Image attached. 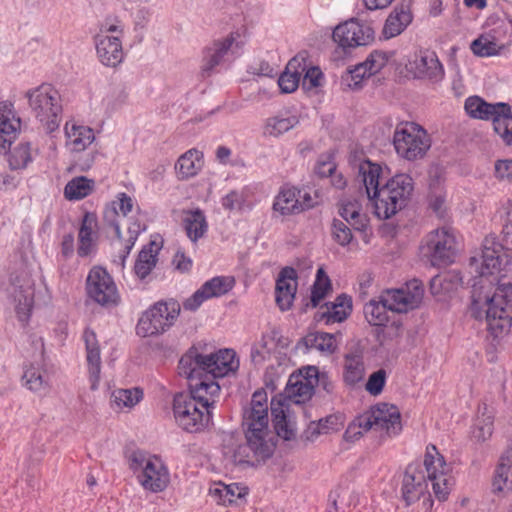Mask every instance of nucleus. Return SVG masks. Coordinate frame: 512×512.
<instances>
[{
	"instance_id": "obj_36",
	"label": "nucleus",
	"mask_w": 512,
	"mask_h": 512,
	"mask_svg": "<svg viewBox=\"0 0 512 512\" xmlns=\"http://www.w3.org/2000/svg\"><path fill=\"white\" fill-rule=\"evenodd\" d=\"M144 398V392L139 387L117 388L110 396L111 408L116 412H129Z\"/></svg>"
},
{
	"instance_id": "obj_32",
	"label": "nucleus",
	"mask_w": 512,
	"mask_h": 512,
	"mask_svg": "<svg viewBox=\"0 0 512 512\" xmlns=\"http://www.w3.org/2000/svg\"><path fill=\"white\" fill-rule=\"evenodd\" d=\"M23 386L39 395H46L51 388V378L41 363H30L24 366Z\"/></svg>"
},
{
	"instance_id": "obj_61",
	"label": "nucleus",
	"mask_w": 512,
	"mask_h": 512,
	"mask_svg": "<svg viewBox=\"0 0 512 512\" xmlns=\"http://www.w3.org/2000/svg\"><path fill=\"white\" fill-rule=\"evenodd\" d=\"M134 201L126 193H118L111 203V208L116 215L126 216L132 211Z\"/></svg>"
},
{
	"instance_id": "obj_10",
	"label": "nucleus",
	"mask_w": 512,
	"mask_h": 512,
	"mask_svg": "<svg viewBox=\"0 0 512 512\" xmlns=\"http://www.w3.org/2000/svg\"><path fill=\"white\" fill-rule=\"evenodd\" d=\"M246 42L245 34H228L215 40L204 50L203 74L209 76L212 73L226 69L243 53Z\"/></svg>"
},
{
	"instance_id": "obj_29",
	"label": "nucleus",
	"mask_w": 512,
	"mask_h": 512,
	"mask_svg": "<svg viewBox=\"0 0 512 512\" xmlns=\"http://www.w3.org/2000/svg\"><path fill=\"white\" fill-rule=\"evenodd\" d=\"M20 129V119L16 117L12 103L0 102V151L12 145Z\"/></svg>"
},
{
	"instance_id": "obj_15",
	"label": "nucleus",
	"mask_w": 512,
	"mask_h": 512,
	"mask_svg": "<svg viewBox=\"0 0 512 512\" xmlns=\"http://www.w3.org/2000/svg\"><path fill=\"white\" fill-rule=\"evenodd\" d=\"M405 69L415 79L438 83L445 77V70L437 54L428 48H417L407 56Z\"/></svg>"
},
{
	"instance_id": "obj_19",
	"label": "nucleus",
	"mask_w": 512,
	"mask_h": 512,
	"mask_svg": "<svg viewBox=\"0 0 512 512\" xmlns=\"http://www.w3.org/2000/svg\"><path fill=\"white\" fill-rule=\"evenodd\" d=\"M9 294L14 302L17 318L27 322L34 305V281L28 272H21L11 280Z\"/></svg>"
},
{
	"instance_id": "obj_7",
	"label": "nucleus",
	"mask_w": 512,
	"mask_h": 512,
	"mask_svg": "<svg viewBox=\"0 0 512 512\" xmlns=\"http://www.w3.org/2000/svg\"><path fill=\"white\" fill-rule=\"evenodd\" d=\"M128 463L144 490L158 493L167 488L170 473L160 457L136 450L129 455Z\"/></svg>"
},
{
	"instance_id": "obj_53",
	"label": "nucleus",
	"mask_w": 512,
	"mask_h": 512,
	"mask_svg": "<svg viewBox=\"0 0 512 512\" xmlns=\"http://www.w3.org/2000/svg\"><path fill=\"white\" fill-rule=\"evenodd\" d=\"M301 77L302 87L307 91L322 87L325 83V77L321 69L318 66L309 65L308 58L306 59V68Z\"/></svg>"
},
{
	"instance_id": "obj_27",
	"label": "nucleus",
	"mask_w": 512,
	"mask_h": 512,
	"mask_svg": "<svg viewBox=\"0 0 512 512\" xmlns=\"http://www.w3.org/2000/svg\"><path fill=\"white\" fill-rule=\"evenodd\" d=\"M97 55L106 66L115 67L123 60L122 42L117 36L97 34L95 39Z\"/></svg>"
},
{
	"instance_id": "obj_4",
	"label": "nucleus",
	"mask_w": 512,
	"mask_h": 512,
	"mask_svg": "<svg viewBox=\"0 0 512 512\" xmlns=\"http://www.w3.org/2000/svg\"><path fill=\"white\" fill-rule=\"evenodd\" d=\"M424 295L422 283L413 279L398 289L382 293L364 306V315L370 325L384 326L389 321V311L403 313L420 305Z\"/></svg>"
},
{
	"instance_id": "obj_23",
	"label": "nucleus",
	"mask_w": 512,
	"mask_h": 512,
	"mask_svg": "<svg viewBox=\"0 0 512 512\" xmlns=\"http://www.w3.org/2000/svg\"><path fill=\"white\" fill-rule=\"evenodd\" d=\"M355 169L357 170V180L363 184L368 199L372 201L382 186L381 182L384 179L383 167L368 159H362L355 163Z\"/></svg>"
},
{
	"instance_id": "obj_49",
	"label": "nucleus",
	"mask_w": 512,
	"mask_h": 512,
	"mask_svg": "<svg viewBox=\"0 0 512 512\" xmlns=\"http://www.w3.org/2000/svg\"><path fill=\"white\" fill-rule=\"evenodd\" d=\"M503 45L498 43L493 34H480V36L471 43V50L480 57H490L497 55Z\"/></svg>"
},
{
	"instance_id": "obj_39",
	"label": "nucleus",
	"mask_w": 512,
	"mask_h": 512,
	"mask_svg": "<svg viewBox=\"0 0 512 512\" xmlns=\"http://www.w3.org/2000/svg\"><path fill=\"white\" fill-rule=\"evenodd\" d=\"M209 492L211 497L221 505L232 504L247 494L246 489L237 483L224 484L222 482L214 483Z\"/></svg>"
},
{
	"instance_id": "obj_64",
	"label": "nucleus",
	"mask_w": 512,
	"mask_h": 512,
	"mask_svg": "<svg viewBox=\"0 0 512 512\" xmlns=\"http://www.w3.org/2000/svg\"><path fill=\"white\" fill-rule=\"evenodd\" d=\"M371 30V27L362 24L358 18H350L336 25L333 32H369Z\"/></svg>"
},
{
	"instance_id": "obj_59",
	"label": "nucleus",
	"mask_w": 512,
	"mask_h": 512,
	"mask_svg": "<svg viewBox=\"0 0 512 512\" xmlns=\"http://www.w3.org/2000/svg\"><path fill=\"white\" fill-rule=\"evenodd\" d=\"M386 381V370L378 369L369 375L365 383V390L372 396H378L382 393Z\"/></svg>"
},
{
	"instance_id": "obj_46",
	"label": "nucleus",
	"mask_w": 512,
	"mask_h": 512,
	"mask_svg": "<svg viewBox=\"0 0 512 512\" xmlns=\"http://www.w3.org/2000/svg\"><path fill=\"white\" fill-rule=\"evenodd\" d=\"M249 189L233 190L221 199L222 207L228 211H248L254 206Z\"/></svg>"
},
{
	"instance_id": "obj_9",
	"label": "nucleus",
	"mask_w": 512,
	"mask_h": 512,
	"mask_svg": "<svg viewBox=\"0 0 512 512\" xmlns=\"http://www.w3.org/2000/svg\"><path fill=\"white\" fill-rule=\"evenodd\" d=\"M28 104L34 117L45 130L53 132L61 121V97L59 92L50 84H42L29 89L26 94Z\"/></svg>"
},
{
	"instance_id": "obj_28",
	"label": "nucleus",
	"mask_w": 512,
	"mask_h": 512,
	"mask_svg": "<svg viewBox=\"0 0 512 512\" xmlns=\"http://www.w3.org/2000/svg\"><path fill=\"white\" fill-rule=\"evenodd\" d=\"M271 415L276 434L284 440H291L296 436V426L293 421L288 404L282 399H272Z\"/></svg>"
},
{
	"instance_id": "obj_12",
	"label": "nucleus",
	"mask_w": 512,
	"mask_h": 512,
	"mask_svg": "<svg viewBox=\"0 0 512 512\" xmlns=\"http://www.w3.org/2000/svg\"><path fill=\"white\" fill-rule=\"evenodd\" d=\"M180 310L181 305L173 299L155 303L139 319L137 334L147 337L165 332L174 325Z\"/></svg>"
},
{
	"instance_id": "obj_33",
	"label": "nucleus",
	"mask_w": 512,
	"mask_h": 512,
	"mask_svg": "<svg viewBox=\"0 0 512 512\" xmlns=\"http://www.w3.org/2000/svg\"><path fill=\"white\" fill-rule=\"evenodd\" d=\"M331 36L336 45L332 54L335 61L343 60L357 47L367 46L374 40L373 34H331Z\"/></svg>"
},
{
	"instance_id": "obj_56",
	"label": "nucleus",
	"mask_w": 512,
	"mask_h": 512,
	"mask_svg": "<svg viewBox=\"0 0 512 512\" xmlns=\"http://www.w3.org/2000/svg\"><path fill=\"white\" fill-rule=\"evenodd\" d=\"M369 77L368 73L365 72V67L357 64L342 76V84L351 90H356L361 88L364 79Z\"/></svg>"
},
{
	"instance_id": "obj_6",
	"label": "nucleus",
	"mask_w": 512,
	"mask_h": 512,
	"mask_svg": "<svg viewBox=\"0 0 512 512\" xmlns=\"http://www.w3.org/2000/svg\"><path fill=\"white\" fill-rule=\"evenodd\" d=\"M413 191V179L407 174H397L380 187L372 199L374 214L379 219H389L403 209Z\"/></svg>"
},
{
	"instance_id": "obj_52",
	"label": "nucleus",
	"mask_w": 512,
	"mask_h": 512,
	"mask_svg": "<svg viewBox=\"0 0 512 512\" xmlns=\"http://www.w3.org/2000/svg\"><path fill=\"white\" fill-rule=\"evenodd\" d=\"M331 289L329 277L325 274L322 268H319L316 273V279L312 286L311 291V304L312 307H317L324 299L326 294Z\"/></svg>"
},
{
	"instance_id": "obj_57",
	"label": "nucleus",
	"mask_w": 512,
	"mask_h": 512,
	"mask_svg": "<svg viewBox=\"0 0 512 512\" xmlns=\"http://www.w3.org/2000/svg\"><path fill=\"white\" fill-rule=\"evenodd\" d=\"M485 27L489 29L490 32L512 31V19L503 11L495 12L488 16L485 21Z\"/></svg>"
},
{
	"instance_id": "obj_20",
	"label": "nucleus",
	"mask_w": 512,
	"mask_h": 512,
	"mask_svg": "<svg viewBox=\"0 0 512 512\" xmlns=\"http://www.w3.org/2000/svg\"><path fill=\"white\" fill-rule=\"evenodd\" d=\"M189 381V394L202 408L209 410L219 397L220 385L209 373L194 371L193 374H180Z\"/></svg>"
},
{
	"instance_id": "obj_13",
	"label": "nucleus",
	"mask_w": 512,
	"mask_h": 512,
	"mask_svg": "<svg viewBox=\"0 0 512 512\" xmlns=\"http://www.w3.org/2000/svg\"><path fill=\"white\" fill-rule=\"evenodd\" d=\"M421 253L433 265L452 263L457 253L455 231L446 226L431 231L421 246Z\"/></svg>"
},
{
	"instance_id": "obj_1",
	"label": "nucleus",
	"mask_w": 512,
	"mask_h": 512,
	"mask_svg": "<svg viewBox=\"0 0 512 512\" xmlns=\"http://www.w3.org/2000/svg\"><path fill=\"white\" fill-rule=\"evenodd\" d=\"M470 268L479 276L472 288L471 314L485 319L489 331L502 337L512 326V282L506 281L511 270L508 255L494 238H486L480 255L471 257Z\"/></svg>"
},
{
	"instance_id": "obj_30",
	"label": "nucleus",
	"mask_w": 512,
	"mask_h": 512,
	"mask_svg": "<svg viewBox=\"0 0 512 512\" xmlns=\"http://www.w3.org/2000/svg\"><path fill=\"white\" fill-rule=\"evenodd\" d=\"M307 58L308 52L301 51L287 63L285 71L278 78V86L282 92L292 93L298 88Z\"/></svg>"
},
{
	"instance_id": "obj_60",
	"label": "nucleus",
	"mask_w": 512,
	"mask_h": 512,
	"mask_svg": "<svg viewBox=\"0 0 512 512\" xmlns=\"http://www.w3.org/2000/svg\"><path fill=\"white\" fill-rule=\"evenodd\" d=\"M332 235L334 240L341 246L351 243L353 236L348 225L341 220H334L332 224Z\"/></svg>"
},
{
	"instance_id": "obj_43",
	"label": "nucleus",
	"mask_w": 512,
	"mask_h": 512,
	"mask_svg": "<svg viewBox=\"0 0 512 512\" xmlns=\"http://www.w3.org/2000/svg\"><path fill=\"white\" fill-rule=\"evenodd\" d=\"M297 116L288 113H280L266 120L264 125V134L273 137L288 132L298 124Z\"/></svg>"
},
{
	"instance_id": "obj_26",
	"label": "nucleus",
	"mask_w": 512,
	"mask_h": 512,
	"mask_svg": "<svg viewBox=\"0 0 512 512\" xmlns=\"http://www.w3.org/2000/svg\"><path fill=\"white\" fill-rule=\"evenodd\" d=\"M297 275L293 268H283L277 278L275 288L276 303L282 311L290 309L297 289Z\"/></svg>"
},
{
	"instance_id": "obj_63",
	"label": "nucleus",
	"mask_w": 512,
	"mask_h": 512,
	"mask_svg": "<svg viewBox=\"0 0 512 512\" xmlns=\"http://www.w3.org/2000/svg\"><path fill=\"white\" fill-rule=\"evenodd\" d=\"M319 424H322L321 430L324 434H330L339 431L344 425V418L341 414L329 415L320 419Z\"/></svg>"
},
{
	"instance_id": "obj_35",
	"label": "nucleus",
	"mask_w": 512,
	"mask_h": 512,
	"mask_svg": "<svg viewBox=\"0 0 512 512\" xmlns=\"http://www.w3.org/2000/svg\"><path fill=\"white\" fill-rule=\"evenodd\" d=\"M65 135L66 146L74 152L84 151L95 139L94 132L90 127L75 122L66 123Z\"/></svg>"
},
{
	"instance_id": "obj_37",
	"label": "nucleus",
	"mask_w": 512,
	"mask_h": 512,
	"mask_svg": "<svg viewBox=\"0 0 512 512\" xmlns=\"http://www.w3.org/2000/svg\"><path fill=\"white\" fill-rule=\"evenodd\" d=\"M339 215L356 231L365 233L369 226V218L357 200L342 202Z\"/></svg>"
},
{
	"instance_id": "obj_5",
	"label": "nucleus",
	"mask_w": 512,
	"mask_h": 512,
	"mask_svg": "<svg viewBox=\"0 0 512 512\" xmlns=\"http://www.w3.org/2000/svg\"><path fill=\"white\" fill-rule=\"evenodd\" d=\"M239 367V360L232 349H220L215 353L201 354L196 348L187 351L179 361V374H193L194 371L209 373L215 380L227 376Z\"/></svg>"
},
{
	"instance_id": "obj_24",
	"label": "nucleus",
	"mask_w": 512,
	"mask_h": 512,
	"mask_svg": "<svg viewBox=\"0 0 512 512\" xmlns=\"http://www.w3.org/2000/svg\"><path fill=\"white\" fill-rule=\"evenodd\" d=\"M86 348V361L89 373L90 388L96 390L99 387L101 374V352L96 334L90 328L83 333Z\"/></svg>"
},
{
	"instance_id": "obj_8",
	"label": "nucleus",
	"mask_w": 512,
	"mask_h": 512,
	"mask_svg": "<svg viewBox=\"0 0 512 512\" xmlns=\"http://www.w3.org/2000/svg\"><path fill=\"white\" fill-rule=\"evenodd\" d=\"M464 109L470 118L491 120L495 132L506 144L512 145V112L507 104L488 103L483 98L474 95L466 98Z\"/></svg>"
},
{
	"instance_id": "obj_62",
	"label": "nucleus",
	"mask_w": 512,
	"mask_h": 512,
	"mask_svg": "<svg viewBox=\"0 0 512 512\" xmlns=\"http://www.w3.org/2000/svg\"><path fill=\"white\" fill-rule=\"evenodd\" d=\"M460 280L458 275L435 276L430 281V289L433 295H440L451 289L452 279Z\"/></svg>"
},
{
	"instance_id": "obj_41",
	"label": "nucleus",
	"mask_w": 512,
	"mask_h": 512,
	"mask_svg": "<svg viewBox=\"0 0 512 512\" xmlns=\"http://www.w3.org/2000/svg\"><path fill=\"white\" fill-rule=\"evenodd\" d=\"M352 311L351 298L346 295H340L335 302L326 306V311L322 312L321 319L326 324L340 323L344 321Z\"/></svg>"
},
{
	"instance_id": "obj_38",
	"label": "nucleus",
	"mask_w": 512,
	"mask_h": 512,
	"mask_svg": "<svg viewBox=\"0 0 512 512\" xmlns=\"http://www.w3.org/2000/svg\"><path fill=\"white\" fill-rule=\"evenodd\" d=\"M494 493H506L512 490V448L500 458L492 483Z\"/></svg>"
},
{
	"instance_id": "obj_55",
	"label": "nucleus",
	"mask_w": 512,
	"mask_h": 512,
	"mask_svg": "<svg viewBox=\"0 0 512 512\" xmlns=\"http://www.w3.org/2000/svg\"><path fill=\"white\" fill-rule=\"evenodd\" d=\"M429 206L439 217L444 216L446 211V192L440 182L430 186Z\"/></svg>"
},
{
	"instance_id": "obj_25",
	"label": "nucleus",
	"mask_w": 512,
	"mask_h": 512,
	"mask_svg": "<svg viewBox=\"0 0 512 512\" xmlns=\"http://www.w3.org/2000/svg\"><path fill=\"white\" fill-rule=\"evenodd\" d=\"M495 413L496 409L492 402L485 400L479 404L471 427L472 439L477 442H484L492 436Z\"/></svg>"
},
{
	"instance_id": "obj_51",
	"label": "nucleus",
	"mask_w": 512,
	"mask_h": 512,
	"mask_svg": "<svg viewBox=\"0 0 512 512\" xmlns=\"http://www.w3.org/2000/svg\"><path fill=\"white\" fill-rule=\"evenodd\" d=\"M274 338L269 334H263L251 347L250 357L254 364L263 363L274 348Z\"/></svg>"
},
{
	"instance_id": "obj_2",
	"label": "nucleus",
	"mask_w": 512,
	"mask_h": 512,
	"mask_svg": "<svg viewBox=\"0 0 512 512\" xmlns=\"http://www.w3.org/2000/svg\"><path fill=\"white\" fill-rule=\"evenodd\" d=\"M423 466L424 469L419 463H411L406 467L401 494L406 505L422 501L423 507L428 511L433 505V500L428 491L427 481L431 483L433 493L439 501L448 498L455 481L451 464L446 462L444 456L432 444L426 447Z\"/></svg>"
},
{
	"instance_id": "obj_22",
	"label": "nucleus",
	"mask_w": 512,
	"mask_h": 512,
	"mask_svg": "<svg viewBox=\"0 0 512 512\" xmlns=\"http://www.w3.org/2000/svg\"><path fill=\"white\" fill-rule=\"evenodd\" d=\"M99 237V225L94 213L86 212L80 223L78 231L77 254L88 257L95 253Z\"/></svg>"
},
{
	"instance_id": "obj_18",
	"label": "nucleus",
	"mask_w": 512,
	"mask_h": 512,
	"mask_svg": "<svg viewBox=\"0 0 512 512\" xmlns=\"http://www.w3.org/2000/svg\"><path fill=\"white\" fill-rule=\"evenodd\" d=\"M87 295L101 306H114L119 301L115 282L102 267H93L86 280Z\"/></svg>"
},
{
	"instance_id": "obj_45",
	"label": "nucleus",
	"mask_w": 512,
	"mask_h": 512,
	"mask_svg": "<svg viewBox=\"0 0 512 512\" xmlns=\"http://www.w3.org/2000/svg\"><path fill=\"white\" fill-rule=\"evenodd\" d=\"M159 250V246L155 242H151L140 251L134 267L139 278L144 279L150 274L156 265Z\"/></svg>"
},
{
	"instance_id": "obj_34",
	"label": "nucleus",
	"mask_w": 512,
	"mask_h": 512,
	"mask_svg": "<svg viewBox=\"0 0 512 512\" xmlns=\"http://www.w3.org/2000/svg\"><path fill=\"white\" fill-rule=\"evenodd\" d=\"M6 156L8 166L13 171L26 169L38 155V149L30 142H19L6 148V152L0 151Z\"/></svg>"
},
{
	"instance_id": "obj_44",
	"label": "nucleus",
	"mask_w": 512,
	"mask_h": 512,
	"mask_svg": "<svg viewBox=\"0 0 512 512\" xmlns=\"http://www.w3.org/2000/svg\"><path fill=\"white\" fill-rule=\"evenodd\" d=\"M95 188V182L84 176L71 179L64 188V196L69 201H78L89 196Z\"/></svg>"
},
{
	"instance_id": "obj_11",
	"label": "nucleus",
	"mask_w": 512,
	"mask_h": 512,
	"mask_svg": "<svg viewBox=\"0 0 512 512\" xmlns=\"http://www.w3.org/2000/svg\"><path fill=\"white\" fill-rule=\"evenodd\" d=\"M396 153L409 161L424 157L431 146L426 130L414 122L399 123L393 134Z\"/></svg>"
},
{
	"instance_id": "obj_50",
	"label": "nucleus",
	"mask_w": 512,
	"mask_h": 512,
	"mask_svg": "<svg viewBox=\"0 0 512 512\" xmlns=\"http://www.w3.org/2000/svg\"><path fill=\"white\" fill-rule=\"evenodd\" d=\"M411 22L410 10L405 7H397L388 16L383 32H403Z\"/></svg>"
},
{
	"instance_id": "obj_16",
	"label": "nucleus",
	"mask_w": 512,
	"mask_h": 512,
	"mask_svg": "<svg viewBox=\"0 0 512 512\" xmlns=\"http://www.w3.org/2000/svg\"><path fill=\"white\" fill-rule=\"evenodd\" d=\"M364 414L370 422V429L381 438H392L402 431L401 413L393 404L378 403Z\"/></svg>"
},
{
	"instance_id": "obj_58",
	"label": "nucleus",
	"mask_w": 512,
	"mask_h": 512,
	"mask_svg": "<svg viewBox=\"0 0 512 512\" xmlns=\"http://www.w3.org/2000/svg\"><path fill=\"white\" fill-rule=\"evenodd\" d=\"M369 420L366 419L365 414L356 417L346 428L344 438L347 441H355L361 437L365 432L371 430Z\"/></svg>"
},
{
	"instance_id": "obj_54",
	"label": "nucleus",
	"mask_w": 512,
	"mask_h": 512,
	"mask_svg": "<svg viewBox=\"0 0 512 512\" xmlns=\"http://www.w3.org/2000/svg\"><path fill=\"white\" fill-rule=\"evenodd\" d=\"M391 56L392 54L376 50L371 52L366 60L359 64L365 67V72L371 77L379 73L387 65Z\"/></svg>"
},
{
	"instance_id": "obj_47",
	"label": "nucleus",
	"mask_w": 512,
	"mask_h": 512,
	"mask_svg": "<svg viewBox=\"0 0 512 512\" xmlns=\"http://www.w3.org/2000/svg\"><path fill=\"white\" fill-rule=\"evenodd\" d=\"M202 158L203 154L196 149H190L184 153L176 164L179 174L184 178L196 175L202 167Z\"/></svg>"
},
{
	"instance_id": "obj_48",
	"label": "nucleus",
	"mask_w": 512,
	"mask_h": 512,
	"mask_svg": "<svg viewBox=\"0 0 512 512\" xmlns=\"http://www.w3.org/2000/svg\"><path fill=\"white\" fill-rule=\"evenodd\" d=\"M305 344L323 354H332L337 348L336 338L333 334L325 332L310 333L305 337Z\"/></svg>"
},
{
	"instance_id": "obj_31",
	"label": "nucleus",
	"mask_w": 512,
	"mask_h": 512,
	"mask_svg": "<svg viewBox=\"0 0 512 512\" xmlns=\"http://www.w3.org/2000/svg\"><path fill=\"white\" fill-rule=\"evenodd\" d=\"M311 207V203L301 202V191L295 187L284 185L275 196L273 209L281 215L299 213Z\"/></svg>"
},
{
	"instance_id": "obj_40",
	"label": "nucleus",
	"mask_w": 512,
	"mask_h": 512,
	"mask_svg": "<svg viewBox=\"0 0 512 512\" xmlns=\"http://www.w3.org/2000/svg\"><path fill=\"white\" fill-rule=\"evenodd\" d=\"M183 224L186 234L192 242H197L208 230L206 217L200 209L185 212Z\"/></svg>"
},
{
	"instance_id": "obj_14",
	"label": "nucleus",
	"mask_w": 512,
	"mask_h": 512,
	"mask_svg": "<svg viewBox=\"0 0 512 512\" xmlns=\"http://www.w3.org/2000/svg\"><path fill=\"white\" fill-rule=\"evenodd\" d=\"M173 415L183 430L195 433L201 431L210 421V410L202 408L190 396L180 393L173 400Z\"/></svg>"
},
{
	"instance_id": "obj_17",
	"label": "nucleus",
	"mask_w": 512,
	"mask_h": 512,
	"mask_svg": "<svg viewBox=\"0 0 512 512\" xmlns=\"http://www.w3.org/2000/svg\"><path fill=\"white\" fill-rule=\"evenodd\" d=\"M319 371L316 366H306L289 376L285 398L282 402L301 404L309 400L314 394V389L319 381Z\"/></svg>"
},
{
	"instance_id": "obj_3",
	"label": "nucleus",
	"mask_w": 512,
	"mask_h": 512,
	"mask_svg": "<svg viewBox=\"0 0 512 512\" xmlns=\"http://www.w3.org/2000/svg\"><path fill=\"white\" fill-rule=\"evenodd\" d=\"M243 428L247 445H239L232 454L235 463L248 462L250 452L259 459L269 458L275 443L269 429L268 397L265 391L258 390L243 410Z\"/></svg>"
},
{
	"instance_id": "obj_21",
	"label": "nucleus",
	"mask_w": 512,
	"mask_h": 512,
	"mask_svg": "<svg viewBox=\"0 0 512 512\" xmlns=\"http://www.w3.org/2000/svg\"><path fill=\"white\" fill-rule=\"evenodd\" d=\"M234 286V280L231 277L216 276L206 281L190 297L183 301L182 307L186 311H196L205 301L221 297L228 293Z\"/></svg>"
},
{
	"instance_id": "obj_42",
	"label": "nucleus",
	"mask_w": 512,
	"mask_h": 512,
	"mask_svg": "<svg viewBox=\"0 0 512 512\" xmlns=\"http://www.w3.org/2000/svg\"><path fill=\"white\" fill-rule=\"evenodd\" d=\"M365 376V364L362 356L348 354L343 365V380L349 386H355L363 381Z\"/></svg>"
}]
</instances>
